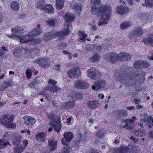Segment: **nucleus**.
<instances>
[{
  "instance_id": "obj_1",
  "label": "nucleus",
  "mask_w": 153,
  "mask_h": 153,
  "mask_svg": "<svg viewBox=\"0 0 153 153\" xmlns=\"http://www.w3.org/2000/svg\"><path fill=\"white\" fill-rule=\"evenodd\" d=\"M91 4H92L91 7V12L93 15L98 13L101 14V19L98 23L99 26L104 25L108 23V22L110 19L111 11V8L107 5H101V3L100 0H91Z\"/></svg>"
},
{
  "instance_id": "obj_2",
  "label": "nucleus",
  "mask_w": 153,
  "mask_h": 153,
  "mask_svg": "<svg viewBox=\"0 0 153 153\" xmlns=\"http://www.w3.org/2000/svg\"><path fill=\"white\" fill-rule=\"evenodd\" d=\"M117 79L127 87L134 86L136 84H140L143 81V78H140L139 74L131 75L129 71L119 74Z\"/></svg>"
},
{
  "instance_id": "obj_3",
  "label": "nucleus",
  "mask_w": 153,
  "mask_h": 153,
  "mask_svg": "<svg viewBox=\"0 0 153 153\" xmlns=\"http://www.w3.org/2000/svg\"><path fill=\"white\" fill-rule=\"evenodd\" d=\"M75 17L71 13H67L64 16V19L65 21L64 29L61 32L53 30L51 31L53 38L57 37H63L64 35H67L70 33V30L72 28L71 22L73 21Z\"/></svg>"
},
{
  "instance_id": "obj_4",
  "label": "nucleus",
  "mask_w": 153,
  "mask_h": 153,
  "mask_svg": "<svg viewBox=\"0 0 153 153\" xmlns=\"http://www.w3.org/2000/svg\"><path fill=\"white\" fill-rule=\"evenodd\" d=\"M23 29L20 26H16L11 30L12 34H7L6 35L10 38H14L20 42L21 43H25L28 41H30L31 37L29 35L22 36L23 32Z\"/></svg>"
},
{
  "instance_id": "obj_5",
  "label": "nucleus",
  "mask_w": 153,
  "mask_h": 153,
  "mask_svg": "<svg viewBox=\"0 0 153 153\" xmlns=\"http://www.w3.org/2000/svg\"><path fill=\"white\" fill-rule=\"evenodd\" d=\"M14 116L11 114H8L6 116H3L1 119L2 124L5 125L7 128H14L16 127L15 124L13 123V120Z\"/></svg>"
},
{
  "instance_id": "obj_6",
  "label": "nucleus",
  "mask_w": 153,
  "mask_h": 153,
  "mask_svg": "<svg viewBox=\"0 0 153 153\" xmlns=\"http://www.w3.org/2000/svg\"><path fill=\"white\" fill-rule=\"evenodd\" d=\"M138 149H139L138 147H136L134 145H128L126 147L122 146L117 149L114 148V151L116 153H126L128 152H136L137 150H138Z\"/></svg>"
},
{
  "instance_id": "obj_7",
  "label": "nucleus",
  "mask_w": 153,
  "mask_h": 153,
  "mask_svg": "<svg viewBox=\"0 0 153 153\" xmlns=\"http://www.w3.org/2000/svg\"><path fill=\"white\" fill-rule=\"evenodd\" d=\"M143 33L142 28L140 27H137L131 30L129 33V37L131 39L138 38L142 36Z\"/></svg>"
},
{
  "instance_id": "obj_8",
  "label": "nucleus",
  "mask_w": 153,
  "mask_h": 153,
  "mask_svg": "<svg viewBox=\"0 0 153 153\" xmlns=\"http://www.w3.org/2000/svg\"><path fill=\"white\" fill-rule=\"evenodd\" d=\"M64 135V137L61 140L62 143L64 145H68L74 137L73 134L72 133L68 132L65 133Z\"/></svg>"
},
{
  "instance_id": "obj_9",
  "label": "nucleus",
  "mask_w": 153,
  "mask_h": 153,
  "mask_svg": "<svg viewBox=\"0 0 153 153\" xmlns=\"http://www.w3.org/2000/svg\"><path fill=\"white\" fill-rule=\"evenodd\" d=\"M138 125L142 128H143L144 126H148L149 127H151L153 126L152 117L150 116L147 119L144 118L141 120L140 123H138Z\"/></svg>"
},
{
  "instance_id": "obj_10",
  "label": "nucleus",
  "mask_w": 153,
  "mask_h": 153,
  "mask_svg": "<svg viewBox=\"0 0 153 153\" xmlns=\"http://www.w3.org/2000/svg\"><path fill=\"white\" fill-rule=\"evenodd\" d=\"M134 124V121L130 119H127L122 121V126L128 129H132Z\"/></svg>"
},
{
  "instance_id": "obj_11",
  "label": "nucleus",
  "mask_w": 153,
  "mask_h": 153,
  "mask_svg": "<svg viewBox=\"0 0 153 153\" xmlns=\"http://www.w3.org/2000/svg\"><path fill=\"white\" fill-rule=\"evenodd\" d=\"M117 54L115 53H107L105 56V59L111 62H113L117 60Z\"/></svg>"
},
{
  "instance_id": "obj_12",
  "label": "nucleus",
  "mask_w": 153,
  "mask_h": 153,
  "mask_svg": "<svg viewBox=\"0 0 153 153\" xmlns=\"http://www.w3.org/2000/svg\"><path fill=\"white\" fill-rule=\"evenodd\" d=\"M88 86V84L85 81L80 79L77 81L75 83L76 88L80 89H85Z\"/></svg>"
},
{
  "instance_id": "obj_13",
  "label": "nucleus",
  "mask_w": 153,
  "mask_h": 153,
  "mask_svg": "<svg viewBox=\"0 0 153 153\" xmlns=\"http://www.w3.org/2000/svg\"><path fill=\"white\" fill-rule=\"evenodd\" d=\"M49 149L51 151H55L57 148V142L54 139L48 140Z\"/></svg>"
},
{
  "instance_id": "obj_14",
  "label": "nucleus",
  "mask_w": 153,
  "mask_h": 153,
  "mask_svg": "<svg viewBox=\"0 0 153 153\" xmlns=\"http://www.w3.org/2000/svg\"><path fill=\"white\" fill-rule=\"evenodd\" d=\"M88 75L91 79H94L97 78L98 76V74L99 73V71L97 70L95 68H92L88 70Z\"/></svg>"
},
{
  "instance_id": "obj_15",
  "label": "nucleus",
  "mask_w": 153,
  "mask_h": 153,
  "mask_svg": "<svg viewBox=\"0 0 153 153\" xmlns=\"http://www.w3.org/2000/svg\"><path fill=\"white\" fill-rule=\"evenodd\" d=\"M24 122L25 123L28 127H30L31 126L34 124L36 121L35 119L30 116H24L23 118Z\"/></svg>"
},
{
  "instance_id": "obj_16",
  "label": "nucleus",
  "mask_w": 153,
  "mask_h": 153,
  "mask_svg": "<svg viewBox=\"0 0 153 153\" xmlns=\"http://www.w3.org/2000/svg\"><path fill=\"white\" fill-rule=\"evenodd\" d=\"M117 60L120 61L125 60H129L131 58V55L128 53H120L117 54Z\"/></svg>"
},
{
  "instance_id": "obj_17",
  "label": "nucleus",
  "mask_w": 153,
  "mask_h": 153,
  "mask_svg": "<svg viewBox=\"0 0 153 153\" xmlns=\"http://www.w3.org/2000/svg\"><path fill=\"white\" fill-rule=\"evenodd\" d=\"M81 73V72L79 70V68L77 67L71 69L68 72V74L70 77H73L75 76H78L80 75Z\"/></svg>"
},
{
  "instance_id": "obj_18",
  "label": "nucleus",
  "mask_w": 153,
  "mask_h": 153,
  "mask_svg": "<svg viewBox=\"0 0 153 153\" xmlns=\"http://www.w3.org/2000/svg\"><path fill=\"white\" fill-rule=\"evenodd\" d=\"M105 85V82L102 80H99L95 81L94 85L92 87V89L98 91Z\"/></svg>"
},
{
  "instance_id": "obj_19",
  "label": "nucleus",
  "mask_w": 153,
  "mask_h": 153,
  "mask_svg": "<svg viewBox=\"0 0 153 153\" xmlns=\"http://www.w3.org/2000/svg\"><path fill=\"white\" fill-rule=\"evenodd\" d=\"M40 25H38L37 27L32 32H30L29 35L30 36H37L40 34L42 32V28L40 27Z\"/></svg>"
},
{
  "instance_id": "obj_20",
  "label": "nucleus",
  "mask_w": 153,
  "mask_h": 153,
  "mask_svg": "<svg viewBox=\"0 0 153 153\" xmlns=\"http://www.w3.org/2000/svg\"><path fill=\"white\" fill-rule=\"evenodd\" d=\"M36 140L40 143H43L45 140L46 135L44 132H40L36 136Z\"/></svg>"
},
{
  "instance_id": "obj_21",
  "label": "nucleus",
  "mask_w": 153,
  "mask_h": 153,
  "mask_svg": "<svg viewBox=\"0 0 153 153\" xmlns=\"http://www.w3.org/2000/svg\"><path fill=\"white\" fill-rule=\"evenodd\" d=\"M39 63L42 67L45 68L48 66L50 64V60L49 59L45 58L40 59L38 61Z\"/></svg>"
},
{
  "instance_id": "obj_22",
  "label": "nucleus",
  "mask_w": 153,
  "mask_h": 153,
  "mask_svg": "<svg viewBox=\"0 0 153 153\" xmlns=\"http://www.w3.org/2000/svg\"><path fill=\"white\" fill-rule=\"evenodd\" d=\"M144 43L147 45L151 47L153 46V34L150 35L149 36L144 39Z\"/></svg>"
},
{
  "instance_id": "obj_23",
  "label": "nucleus",
  "mask_w": 153,
  "mask_h": 153,
  "mask_svg": "<svg viewBox=\"0 0 153 153\" xmlns=\"http://www.w3.org/2000/svg\"><path fill=\"white\" fill-rule=\"evenodd\" d=\"M13 145H17L15 147L14 152L15 153H21L23 151V149L21 146V144L18 142H13Z\"/></svg>"
},
{
  "instance_id": "obj_24",
  "label": "nucleus",
  "mask_w": 153,
  "mask_h": 153,
  "mask_svg": "<svg viewBox=\"0 0 153 153\" xmlns=\"http://www.w3.org/2000/svg\"><path fill=\"white\" fill-rule=\"evenodd\" d=\"M74 104V102L72 101H68L62 103L61 106L64 108H68L73 107Z\"/></svg>"
},
{
  "instance_id": "obj_25",
  "label": "nucleus",
  "mask_w": 153,
  "mask_h": 153,
  "mask_svg": "<svg viewBox=\"0 0 153 153\" xmlns=\"http://www.w3.org/2000/svg\"><path fill=\"white\" fill-rule=\"evenodd\" d=\"M82 6L79 3H76L74 5H71L70 7L73 9L76 13H79L81 11Z\"/></svg>"
},
{
  "instance_id": "obj_26",
  "label": "nucleus",
  "mask_w": 153,
  "mask_h": 153,
  "mask_svg": "<svg viewBox=\"0 0 153 153\" xmlns=\"http://www.w3.org/2000/svg\"><path fill=\"white\" fill-rule=\"evenodd\" d=\"M44 9L46 13L49 14H52L54 13V8L52 5L50 4H46L45 6Z\"/></svg>"
},
{
  "instance_id": "obj_27",
  "label": "nucleus",
  "mask_w": 153,
  "mask_h": 153,
  "mask_svg": "<svg viewBox=\"0 0 153 153\" xmlns=\"http://www.w3.org/2000/svg\"><path fill=\"white\" fill-rule=\"evenodd\" d=\"M51 124L52 127H53L56 131H58L61 128V127L59 121H57L56 120L53 122H51Z\"/></svg>"
},
{
  "instance_id": "obj_28",
  "label": "nucleus",
  "mask_w": 153,
  "mask_h": 153,
  "mask_svg": "<svg viewBox=\"0 0 153 153\" xmlns=\"http://www.w3.org/2000/svg\"><path fill=\"white\" fill-rule=\"evenodd\" d=\"M128 10L127 7H124L122 6H118L117 7V12L120 14H124Z\"/></svg>"
},
{
  "instance_id": "obj_29",
  "label": "nucleus",
  "mask_w": 153,
  "mask_h": 153,
  "mask_svg": "<svg viewBox=\"0 0 153 153\" xmlns=\"http://www.w3.org/2000/svg\"><path fill=\"white\" fill-rule=\"evenodd\" d=\"M60 151V153H72L73 150L71 148L68 147V145H65Z\"/></svg>"
},
{
  "instance_id": "obj_30",
  "label": "nucleus",
  "mask_w": 153,
  "mask_h": 153,
  "mask_svg": "<svg viewBox=\"0 0 153 153\" xmlns=\"http://www.w3.org/2000/svg\"><path fill=\"white\" fill-rule=\"evenodd\" d=\"M46 89L51 92H55L57 91H60V89L58 87L55 85L52 86H49L47 87Z\"/></svg>"
},
{
  "instance_id": "obj_31",
  "label": "nucleus",
  "mask_w": 153,
  "mask_h": 153,
  "mask_svg": "<svg viewBox=\"0 0 153 153\" xmlns=\"http://www.w3.org/2000/svg\"><path fill=\"white\" fill-rule=\"evenodd\" d=\"M11 7L14 10H18L19 9L20 5L18 2L14 1L11 4Z\"/></svg>"
},
{
  "instance_id": "obj_32",
  "label": "nucleus",
  "mask_w": 153,
  "mask_h": 153,
  "mask_svg": "<svg viewBox=\"0 0 153 153\" xmlns=\"http://www.w3.org/2000/svg\"><path fill=\"white\" fill-rule=\"evenodd\" d=\"M42 80L40 79L39 77H36L35 78L34 81L31 83V84H29V86L30 87L33 88H35V85L36 84V83L37 84L40 83L42 82Z\"/></svg>"
},
{
  "instance_id": "obj_33",
  "label": "nucleus",
  "mask_w": 153,
  "mask_h": 153,
  "mask_svg": "<svg viewBox=\"0 0 153 153\" xmlns=\"http://www.w3.org/2000/svg\"><path fill=\"white\" fill-rule=\"evenodd\" d=\"M78 35L79 36L81 42H83L85 40L87 36V34L83 31H79L78 33Z\"/></svg>"
},
{
  "instance_id": "obj_34",
  "label": "nucleus",
  "mask_w": 153,
  "mask_h": 153,
  "mask_svg": "<svg viewBox=\"0 0 153 153\" xmlns=\"http://www.w3.org/2000/svg\"><path fill=\"white\" fill-rule=\"evenodd\" d=\"M132 24L129 22L125 21L123 22L120 25V28L123 29L124 30L129 27Z\"/></svg>"
},
{
  "instance_id": "obj_35",
  "label": "nucleus",
  "mask_w": 153,
  "mask_h": 153,
  "mask_svg": "<svg viewBox=\"0 0 153 153\" xmlns=\"http://www.w3.org/2000/svg\"><path fill=\"white\" fill-rule=\"evenodd\" d=\"M64 0H57L56 1V8L59 10L62 9L64 6Z\"/></svg>"
},
{
  "instance_id": "obj_36",
  "label": "nucleus",
  "mask_w": 153,
  "mask_h": 153,
  "mask_svg": "<svg viewBox=\"0 0 153 153\" xmlns=\"http://www.w3.org/2000/svg\"><path fill=\"white\" fill-rule=\"evenodd\" d=\"M9 142L7 140L0 139V148H5L9 144Z\"/></svg>"
},
{
  "instance_id": "obj_37",
  "label": "nucleus",
  "mask_w": 153,
  "mask_h": 153,
  "mask_svg": "<svg viewBox=\"0 0 153 153\" xmlns=\"http://www.w3.org/2000/svg\"><path fill=\"white\" fill-rule=\"evenodd\" d=\"M45 4L44 0H39L37 3L36 6L38 8L42 10H44L45 7L44 6Z\"/></svg>"
},
{
  "instance_id": "obj_38",
  "label": "nucleus",
  "mask_w": 153,
  "mask_h": 153,
  "mask_svg": "<svg viewBox=\"0 0 153 153\" xmlns=\"http://www.w3.org/2000/svg\"><path fill=\"white\" fill-rule=\"evenodd\" d=\"M98 103L97 102L95 101H89L88 102V106L91 108H94L97 106Z\"/></svg>"
},
{
  "instance_id": "obj_39",
  "label": "nucleus",
  "mask_w": 153,
  "mask_h": 153,
  "mask_svg": "<svg viewBox=\"0 0 153 153\" xmlns=\"http://www.w3.org/2000/svg\"><path fill=\"white\" fill-rule=\"evenodd\" d=\"M57 22L55 19H50L46 22V24L48 26H53L56 24Z\"/></svg>"
},
{
  "instance_id": "obj_40",
  "label": "nucleus",
  "mask_w": 153,
  "mask_h": 153,
  "mask_svg": "<svg viewBox=\"0 0 153 153\" xmlns=\"http://www.w3.org/2000/svg\"><path fill=\"white\" fill-rule=\"evenodd\" d=\"M116 112L118 113L119 117L121 118L126 115L127 114L126 111L124 110H117Z\"/></svg>"
},
{
  "instance_id": "obj_41",
  "label": "nucleus",
  "mask_w": 153,
  "mask_h": 153,
  "mask_svg": "<svg viewBox=\"0 0 153 153\" xmlns=\"http://www.w3.org/2000/svg\"><path fill=\"white\" fill-rule=\"evenodd\" d=\"M142 5L143 6L153 7V0H146L145 1V3L143 4Z\"/></svg>"
},
{
  "instance_id": "obj_42",
  "label": "nucleus",
  "mask_w": 153,
  "mask_h": 153,
  "mask_svg": "<svg viewBox=\"0 0 153 153\" xmlns=\"http://www.w3.org/2000/svg\"><path fill=\"white\" fill-rule=\"evenodd\" d=\"M53 38V36L51 34V31L47 33L44 37L45 40H50Z\"/></svg>"
},
{
  "instance_id": "obj_43",
  "label": "nucleus",
  "mask_w": 153,
  "mask_h": 153,
  "mask_svg": "<svg viewBox=\"0 0 153 153\" xmlns=\"http://www.w3.org/2000/svg\"><path fill=\"white\" fill-rule=\"evenodd\" d=\"M47 116H48L49 119L51 120L50 122L51 124V122H53L56 121L55 118V115L53 114L47 113L46 114Z\"/></svg>"
},
{
  "instance_id": "obj_44",
  "label": "nucleus",
  "mask_w": 153,
  "mask_h": 153,
  "mask_svg": "<svg viewBox=\"0 0 153 153\" xmlns=\"http://www.w3.org/2000/svg\"><path fill=\"white\" fill-rule=\"evenodd\" d=\"M141 60H138L136 61L134 64V67L136 68H142V66L141 65Z\"/></svg>"
},
{
  "instance_id": "obj_45",
  "label": "nucleus",
  "mask_w": 153,
  "mask_h": 153,
  "mask_svg": "<svg viewBox=\"0 0 153 153\" xmlns=\"http://www.w3.org/2000/svg\"><path fill=\"white\" fill-rule=\"evenodd\" d=\"M134 133L135 134L139 136H143L144 134L142 131L140 129H136L134 130Z\"/></svg>"
},
{
  "instance_id": "obj_46",
  "label": "nucleus",
  "mask_w": 153,
  "mask_h": 153,
  "mask_svg": "<svg viewBox=\"0 0 153 153\" xmlns=\"http://www.w3.org/2000/svg\"><path fill=\"white\" fill-rule=\"evenodd\" d=\"M141 65L142 68H148L149 66V64L146 61L141 60Z\"/></svg>"
},
{
  "instance_id": "obj_47",
  "label": "nucleus",
  "mask_w": 153,
  "mask_h": 153,
  "mask_svg": "<svg viewBox=\"0 0 153 153\" xmlns=\"http://www.w3.org/2000/svg\"><path fill=\"white\" fill-rule=\"evenodd\" d=\"M99 58V57L98 54L95 53L91 57V60L92 62H97Z\"/></svg>"
},
{
  "instance_id": "obj_48",
  "label": "nucleus",
  "mask_w": 153,
  "mask_h": 153,
  "mask_svg": "<svg viewBox=\"0 0 153 153\" xmlns=\"http://www.w3.org/2000/svg\"><path fill=\"white\" fill-rule=\"evenodd\" d=\"M41 41V40L38 38L32 39L31 38V40H30L31 42L33 43V44H37L40 42Z\"/></svg>"
},
{
  "instance_id": "obj_49",
  "label": "nucleus",
  "mask_w": 153,
  "mask_h": 153,
  "mask_svg": "<svg viewBox=\"0 0 153 153\" xmlns=\"http://www.w3.org/2000/svg\"><path fill=\"white\" fill-rule=\"evenodd\" d=\"M7 48L4 46L2 47V50H0V56H1L4 54L5 53L6 51L7 50Z\"/></svg>"
},
{
  "instance_id": "obj_50",
  "label": "nucleus",
  "mask_w": 153,
  "mask_h": 153,
  "mask_svg": "<svg viewBox=\"0 0 153 153\" xmlns=\"http://www.w3.org/2000/svg\"><path fill=\"white\" fill-rule=\"evenodd\" d=\"M82 94L79 93H75L74 95V97L76 100H79L81 99L82 97Z\"/></svg>"
},
{
  "instance_id": "obj_51",
  "label": "nucleus",
  "mask_w": 153,
  "mask_h": 153,
  "mask_svg": "<svg viewBox=\"0 0 153 153\" xmlns=\"http://www.w3.org/2000/svg\"><path fill=\"white\" fill-rule=\"evenodd\" d=\"M48 83L49 84H51L53 85H55L57 84V82L54 79H50L48 81Z\"/></svg>"
},
{
  "instance_id": "obj_52",
  "label": "nucleus",
  "mask_w": 153,
  "mask_h": 153,
  "mask_svg": "<svg viewBox=\"0 0 153 153\" xmlns=\"http://www.w3.org/2000/svg\"><path fill=\"white\" fill-rule=\"evenodd\" d=\"M131 100H132L134 103L136 104H139L140 103V100L136 99V98L133 97L131 98Z\"/></svg>"
},
{
  "instance_id": "obj_53",
  "label": "nucleus",
  "mask_w": 153,
  "mask_h": 153,
  "mask_svg": "<svg viewBox=\"0 0 153 153\" xmlns=\"http://www.w3.org/2000/svg\"><path fill=\"white\" fill-rule=\"evenodd\" d=\"M101 48V47L100 46H97L96 45H94V50L96 52L99 51Z\"/></svg>"
},
{
  "instance_id": "obj_54",
  "label": "nucleus",
  "mask_w": 153,
  "mask_h": 153,
  "mask_svg": "<svg viewBox=\"0 0 153 153\" xmlns=\"http://www.w3.org/2000/svg\"><path fill=\"white\" fill-rule=\"evenodd\" d=\"M31 70L30 69H27L26 72V74L28 78H30L31 76Z\"/></svg>"
},
{
  "instance_id": "obj_55",
  "label": "nucleus",
  "mask_w": 153,
  "mask_h": 153,
  "mask_svg": "<svg viewBox=\"0 0 153 153\" xmlns=\"http://www.w3.org/2000/svg\"><path fill=\"white\" fill-rule=\"evenodd\" d=\"M102 131L101 130H100L97 132V135L99 137H101L104 135Z\"/></svg>"
},
{
  "instance_id": "obj_56",
  "label": "nucleus",
  "mask_w": 153,
  "mask_h": 153,
  "mask_svg": "<svg viewBox=\"0 0 153 153\" xmlns=\"http://www.w3.org/2000/svg\"><path fill=\"white\" fill-rule=\"evenodd\" d=\"M120 139L119 138H117L115 139V141L113 142L114 144L118 145L120 142Z\"/></svg>"
},
{
  "instance_id": "obj_57",
  "label": "nucleus",
  "mask_w": 153,
  "mask_h": 153,
  "mask_svg": "<svg viewBox=\"0 0 153 153\" xmlns=\"http://www.w3.org/2000/svg\"><path fill=\"white\" fill-rule=\"evenodd\" d=\"M56 69L58 71H60L61 68V65H56Z\"/></svg>"
},
{
  "instance_id": "obj_58",
  "label": "nucleus",
  "mask_w": 153,
  "mask_h": 153,
  "mask_svg": "<svg viewBox=\"0 0 153 153\" xmlns=\"http://www.w3.org/2000/svg\"><path fill=\"white\" fill-rule=\"evenodd\" d=\"M98 97L101 99H103L104 97V95L103 94L100 93L98 95Z\"/></svg>"
},
{
  "instance_id": "obj_59",
  "label": "nucleus",
  "mask_w": 153,
  "mask_h": 153,
  "mask_svg": "<svg viewBox=\"0 0 153 153\" xmlns=\"http://www.w3.org/2000/svg\"><path fill=\"white\" fill-rule=\"evenodd\" d=\"M135 108V107L133 106H129L127 108V109L128 110H134Z\"/></svg>"
},
{
  "instance_id": "obj_60",
  "label": "nucleus",
  "mask_w": 153,
  "mask_h": 153,
  "mask_svg": "<svg viewBox=\"0 0 153 153\" xmlns=\"http://www.w3.org/2000/svg\"><path fill=\"white\" fill-rule=\"evenodd\" d=\"M59 45L60 48H63L65 47L64 46V44L61 43H59Z\"/></svg>"
},
{
  "instance_id": "obj_61",
  "label": "nucleus",
  "mask_w": 153,
  "mask_h": 153,
  "mask_svg": "<svg viewBox=\"0 0 153 153\" xmlns=\"http://www.w3.org/2000/svg\"><path fill=\"white\" fill-rule=\"evenodd\" d=\"M52 105L54 106H58L55 100H54L52 102Z\"/></svg>"
},
{
  "instance_id": "obj_62",
  "label": "nucleus",
  "mask_w": 153,
  "mask_h": 153,
  "mask_svg": "<svg viewBox=\"0 0 153 153\" xmlns=\"http://www.w3.org/2000/svg\"><path fill=\"white\" fill-rule=\"evenodd\" d=\"M23 145L25 146H26L27 144V141L26 140H23Z\"/></svg>"
},
{
  "instance_id": "obj_63",
  "label": "nucleus",
  "mask_w": 153,
  "mask_h": 153,
  "mask_svg": "<svg viewBox=\"0 0 153 153\" xmlns=\"http://www.w3.org/2000/svg\"><path fill=\"white\" fill-rule=\"evenodd\" d=\"M149 134V136L150 137L153 138V131H150Z\"/></svg>"
},
{
  "instance_id": "obj_64",
  "label": "nucleus",
  "mask_w": 153,
  "mask_h": 153,
  "mask_svg": "<svg viewBox=\"0 0 153 153\" xmlns=\"http://www.w3.org/2000/svg\"><path fill=\"white\" fill-rule=\"evenodd\" d=\"M89 153H96V151L94 149H91L89 151Z\"/></svg>"
}]
</instances>
